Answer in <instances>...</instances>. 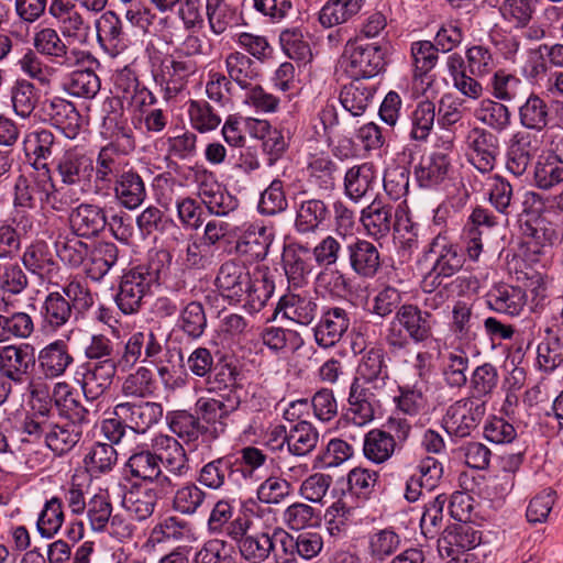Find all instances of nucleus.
Instances as JSON below:
<instances>
[{
	"mask_svg": "<svg viewBox=\"0 0 563 563\" xmlns=\"http://www.w3.org/2000/svg\"><path fill=\"white\" fill-rule=\"evenodd\" d=\"M62 186L48 183L45 203L56 211H64L92 190V159L75 150L66 151L56 163Z\"/></svg>",
	"mask_w": 563,
	"mask_h": 563,
	"instance_id": "f257e3e1",
	"label": "nucleus"
},
{
	"mask_svg": "<svg viewBox=\"0 0 563 563\" xmlns=\"http://www.w3.org/2000/svg\"><path fill=\"white\" fill-rule=\"evenodd\" d=\"M93 305L90 289L78 280H71L62 287V291L47 294L40 306L42 324L49 331L66 327L77 320Z\"/></svg>",
	"mask_w": 563,
	"mask_h": 563,
	"instance_id": "f03ea898",
	"label": "nucleus"
},
{
	"mask_svg": "<svg viewBox=\"0 0 563 563\" xmlns=\"http://www.w3.org/2000/svg\"><path fill=\"white\" fill-rule=\"evenodd\" d=\"M158 278V271L145 265H139L125 273L115 296L120 310L125 314L136 312Z\"/></svg>",
	"mask_w": 563,
	"mask_h": 563,
	"instance_id": "7ed1b4c3",
	"label": "nucleus"
},
{
	"mask_svg": "<svg viewBox=\"0 0 563 563\" xmlns=\"http://www.w3.org/2000/svg\"><path fill=\"white\" fill-rule=\"evenodd\" d=\"M386 51L377 43L349 42L344 49L345 70L353 78H372L384 70Z\"/></svg>",
	"mask_w": 563,
	"mask_h": 563,
	"instance_id": "20e7f679",
	"label": "nucleus"
},
{
	"mask_svg": "<svg viewBox=\"0 0 563 563\" xmlns=\"http://www.w3.org/2000/svg\"><path fill=\"white\" fill-rule=\"evenodd\" d=\"M241 405V398L238 393L230 390L219 394L217 397H200L195 404L196 413L199 420L212 426L209 428V434L216 439L219 433H223L227 428V419L235 412Z\"/></svg>",
	"mask_w": 563,
	"mask_h": 563,
	"instance_id": "39448f33",
	"label": "nucleus"
},
{
	"mask_svg": "<svg viewBox=\"0 0 563 563\" xmlns=\"http://www.w3.org/2000/svg\"><path fill=\"white\" fill-rule=\"evenodd\" d=\"M486 412L485 401L477 397H466L451 405L443 418L449 434L465 438L477 428Z\"/></svg>",
	"mask_w": 563,
	"mask_h": 563,
	"instance_id": "423d86ee",
	"label": "nucleus"
},
{
	"mask_svg": "<svg viewBox=\"0 0 563 563\" xmlns=\"http://www.w3.org/2000/svg\"><path fill=\"white\" fill-rule=\"evenodd\" d=\"M49 15L57 21L60 35L68 43L87 44L91 37L89 21L77 9L65 0H52L48 5Z\"/></svg>",
	"mask_w": 563,
	"mask_h": 563,
	"instance_id": "0eeeda50",
	"label": "nucleus"
},
{
	"mask_svg": "<svg viewBox=\"0 0 563 563\" xmlns=\"http://www.w3.org/2000/svg\"><path fill=\"white\" fill-rule=\"evenodd\" d=\"M113 415L134 433L144 434L162 419L163 407L154 401H125L115 405Z\"/></svg>",
	"mask_w": 563,
	"mask_h": 563,
	"instance_id": "6e6552de",
	"label": "nucleus"
},
{
	"mask_svg": "<svg viewBox=\"0 0 563 563\" xmlns=\"http://www.w3.org/2000/svg\"><path fill=\"white\" fill-rule=\"evenodd\" d=\"M34 367L35 356L30 345H7L0 350V374L10 382L23 384Z\"/></svg>",
	"mask_w": 563,
	"mask_h": 563,
	"instance_id": "1a4fd4ad",
	"label": "nucleus"
},
{
	"mask_svg": "<svg viewBox=\"0 0 563 563\" xmlns=\"http://www.w3.org/2000/svg\"><path fill=\"white\" fill-rule=\"evenodd\" d=\"M57 145L56 136L47 129L31 131L23 140L25 156L35 169L43 170L42 174L47 180L51 179L48 159L56 153Z\"/></svg>",
	"mask_w": 563,
	"mask_h": 563,
	"instance_id": "9d476101",
	"label": "nucleus"
},
{
	"mask_svg": "<svg viewBox=\"0 0 563 563\" xmlns=\"http://www.w3.org/2000/svg\"><path fill=\"white\" fill-rule=\"evenodd\" d=\"M352 312L344 307H329L314 329V338L322 347L333 346L341 340L351 324Z\"/></svg>",
	"mask_w": 563,
	"mask_h": 563,
	"instance_id": "9b49d317",
	"label": "nucleus"
},
{
	"mask_svg": "<svg viewBox=\"0 0 563 563\" xmlns=\"http://www.w3.org/2000/svg\"><path fill=\"white\" fill-rule=\"evenodd\" d=\"M466 143L471 163L482 173L493 170L498 153L497 136L483 128H474L468 132Z\"/></svg>",
	"mask_w": 563,
	"mask_h": 563,
	"instance_id": "f8f14e48",
	"label": "nucleus"
},
{
	"mask_svg": "<svg viewBox=\"0 0 563 563\" xmlns=\"http://www.w3.org/2000/svg\"><path fill=\"white\" fill-rule=\"evenodd\" d=\"M395 321L417 343L424 342L432 336V329L435 323L431 312L423 311L412 303L400 306L395 313Z\"/></svg>",
	"mask_w": 563,
	"mask_h": 563,
	"instance_id": "ddd939ff",
	"label": "nucleus"
},
{
	"mask_svg": "<svg viewBox=\"0 0 563 563\" xmlns=\"http://www.w3.org/2000/svg\"><path fill=\"white\" fill-rule=\"evenodd\" d=\"M250 272L244 265L228 261L221 265L216 285L223 297L241 302L250 287Z\"/></svg>",
	"mask_w": 563,
	"mask_h": 563,
	"instance_id": "4468645a",
	"label": "nucleus"
},
{
	"mask_svg": "<svg viewBox=\"0 0 563 563\" xmlns=\"http://www.w3.org/2000/svg\"><path fill=\"white\" fill-rule=\"evenodd\" d=\"M152 449L158 464H163L172 475L180 477L188 472L186 451L175 438L158 434L152 441Z\"/></svg>",
	"mask_w": 563,
	"mask_h": 563,
	"instance_id": "2eb2a0df",
	"label": "nucleus"
},
{
	"mask_svg": "<svg viewBox=\"0 0 563 563\" xmlns=\"http://www.w3.org/2000/svg\"><path fill=\"white\" fill-rule=\"evenodd\" d=\"M87 517L93 531H104L110 523L111 533L121 538L130 534L129 526L123 525L121 518L112 516V505L106 496L95 495L87 504Z\"/></svg>",
	"mask_w": 563,
	"mask_h": 563,
	"instance_id": "dca6fc26",
	"label": "nucleus"
},
{
	"mask_svg": "<svg viewBox=\"0 0 563 563\" xmlns=\"http://www.w3.org/2000/svg\"><path fill=\"white\" fill-rule=\"evenodd\" d=\"M33 45L37 53L62 66H69L76 55L75 51L69 49L60 33L49 26L34 34Z\"/></svg>",
	"mask_w": 563,
	"mask_h": 563,
	"instance_id": "f3484780",
	"label": "nucleus"
},
{
	"mask_svg": "<svg viewBox=\"0 0 563 563\" xmlns=\"http://www.w3.org/2000/svg\"><path fill=\"white\" fill-rule=\"evenodd\" d=\"M118 369L114 360L98 361L88 366L81 379L85 397L88 400L101 397L111 387Z\"/></svg>",
	"mask_w": 563,
	"mask_h": 563,
	"instance_id": "a211bd4d",
	"label": "nucleus"
},
{
	"mask_svg": "<svg viewBox=\"0 0 563 563\" xmlns=\"http://www.w3.org/2000/svg\"><path fill=\"white\" fill-rule=\"evenodd\" d=\"M426 254L437 256L432 269L443 277H451L463 267L464 258L457 246L450 243L442 234L430 242Z\"/></svg>",
	"mask_w": 563,
	"mask_h": 563,
	"instance_id": "6ab92c4d",
	"label": "nucleus"
},
{
	"mask_svg": "<svg viewBox=\"0 0 563 563\" xmlns=\"http://www.w3.org/2000/svg\"><path fill=\"white\" fill-rule=\"evenodd\" d=\"M351 268L364 278L374 277L380 268V256L377 247L361 239H355L346 244Z\"/></svg>",
	"mask_w": 563,
	"mask_h": 563,
	"instance_id": "aec40b11",
	"label": "nucleus"
},
{
	"mask_svg": "<svg viewBox=\"0 0 563 563\" xmlns=\"http://www.w3.org/2000/svg\"><path fill=\"white\" fill-rule=\"evenodd\" d=\"M74 233L78 236H97L106 228L108 220L103 208L92 203H81L70 214Z\"/></svg>",
	"mask_w": 563,
	"mask_h": 563,
	"instance_id": "412c9836",
	"label": "nucleus"
},
{
	"mask_svg": "<svg viewBox=\"0 0 563 563\" xmlns=\"http://www.w3.org/2000/svg\"><path fill=\"white\" fill-rule=\"evenodd\" d=\"M279 432H284V437L277 449L282 450L286 443L288 451L296 456L309 454L319 441V432L306 420L298 421L288 432L284 428Z\"/></svg>",
	"mask_w": 563,
	"mask_h": 563,
	"instance_id": "4be33fe9",
	"label": "nucleus"
},
{
	"mask_svg": "<svg viewBox=\"0 0 563 563\" xmlns=\"http://www.w3.org/2000/svg\"><path fill=\"white\" fill-rule=\"evenodd\" d=\"M481 543V534L472 526L462 523L446 529L438 540L439 551L453 556L460 551L474 549Z\"/></svg>",
	"mask_w": 563,
	"mask_h": 563,
	"instance_id": "5701e85b",
	"label": "nucleus"
},
{
	"mask_svg": "<svg viewBox=\"0 0 563 563\" xmlns=\"http://www.w3.org/2000/svg\"><path fill=\"white\" fill-rule=\"evenodd\" d=\"M74 362L68 345L63 340H56L40 351L38 365L47 378H55L65 373Z\"/></svg>",
	"mask_w": 563,
	"mask_h": 563,
	"instance_id": "b1692460",
	"label": "nucleus"
},
{
	"mask_svg": "<svg viewBox=\"0 0 563 563\" xmlns=\"http://www.w3.org/2000/svg\"><path fill=\"white\" fill-rule=\"evenodd\" d=\"M310 250L305 245H289L284 250L283 263L288 282L301 286L312 273Z\"/></svg>",
	"mask_w": 563,
	"mask_h": 563,
	"instance_id": "393cba45",
	"label": "nucleus"
},
{
	"mask_svg": "<svg viewBox=\"0 0 563 563\" xmlns=\"http://www.w3.org/2000/svg\"><path fill=\"white\" fill-rule=\"evenodd\" d=\"M198 196L211 214L225 217L239 208V200L218 183H202Z\"/></svg>",
	"mask_w": 563,
	"mask_h": 563,
	"instance_id": "a878e982",
	"label": "nucleus"
},
{
	"mask_svg": "<svg viewBox=\"0 0 563 563\" xmlns=\"http://www.w3.org/2000/svg\"><path fill=\"white\" fill-rule=\"evenodd\" d=\"M114 195L119 203L124 208L130 210L137 208L146 197L142 177L133 169L122 172L121 176L115 180Z\"/></svg>",
	"mask_w": 563,
	"mask_h": 563,
	"instance_id": "bb28decb",
	"label": "nucleus"
},
{
	"mask_svg": "<svg viewBox=\"0 0 563 563\" xmlns=\"http://www.w3.org/2000/svg\"><path fill=\"white\" fill-rule=\"evenodd\" d=\"M276 310L294 322L308 325L314 320L317 302L307 295L288 294L279 299Z\"/></svg>",
	"mask_w": 563,
	"mask_h": 563,
	"instance_id": "cd10ccee",
	"label": "nucleus"
},
{
	"mask_svg": "<svg viewBox=\"0 0 563 563\" xmlns=\"http://www.w3.org/2000/svg\"><path fill=\"white\" fill-rule=\"evenodd\" d=\"M372 398L373 394L369 389L355 377L350 388L346 419L360 427L372 421L374 418Z\"/></svg>",
	"mask_w": 563,
	"mask_h": 563,
	"instance_id": "c85d7f7f",
	"label": "nucleus"
},
{
	"mask_svg": "<svg viewBox=\"0 0 563 563\" xmlns=\"http://www.w3.org/2000/svg\"><path fill=\"white\" fill-rule=\"evenodd\" d=\"M375 88L364 79L354 78L340 93V101L352 115H362L373 102Z\"/></svg>",
	"mask_w": 563,
	"mask_h": 563,
	"instance_id": "c756f323",
	"label": "nucleus"
},
{
	"mask_svg": "<svg viewBox=\"0 0 563 563\" xmlns=\"http://www.w3.org/2000/svg\"><path fill=\"white\" fill-rule=\"evenodd\" d=\"M387 354L380 346L367 350L358 365V374L366 382L374 384V387L384 386L389 378Z\"/></svg>",
	"mask_w": 563,
	"mask_h": 563,
	"instance_id": "7c9ffc66",
	"label": "nucleus"
},
{
	"mask_svg": "<svg viewBox=\"0 0 563 563\" xmlns=\"http://www.w3.org/2000/svg\"><path fill=\"white\" fill-rule=\"evenodd\" d=\"M377 183L375 167L371 163L351 167L344 177L345 194L354 201H358L373 190Z\"/></svg>",
	"mask_w": 563,
	"mask_h": 563,
	"instance_id": "2f4dec72",
	"label": "nucleus"
},
{
	"mask_svg": "<svg viewBox=\"0 0 563 563\" xmlns=\"http://www.w3.org/2000/svg\"><path fill=\"white\" fill-rule=\"evenodd\" d=\"M361 221L369 235L376 239L384 238L391 229L393 207L375 199L363 209Z\"/></svg>",
	"mask_w": 563,
	"mask_h": 563,
	"instance_id": "473e14b6",
	"label": "nucleus"
},
{
	"mask_svg": "<svg viewBox=\"0 0 563 563\" xmlns=\"http://www.w3.org/2000/svg\"><path fill=\"white\" fill-rule=\"evenodd\" d=\"M487 303L497 312L517 316L525 307L526 296L519 287L499 285L487 295Z\"/></svg>",
	"mask_w": 563,
	"mask_h": 563,
	"instance_id": "72a5a7b5",
	"label": "nucleus"
},
{
	"mask_svg": "<svg viewBox=\"0 0 563 563\" xmlns=\"http://www.w3.org/2000/svg\"><path fill=\"white\" fill-rule=\"evenodd\" d=\"M277 539L284 554H298L305 560L314 558L321 551L323 544L322 538L318 533L312 532H303L298 534L297 538H294L287 532L282 531L277 536Z\"/></svg>",
	"mask_w": 563,
	"mask_h": 563,
	"instance_id": "f704fd0d",
	"label": "nucleus"
},
{
	"mask_svg": "<svg viewBox=\"0 0 563 563\" xmlns=\"http://www.w3.org/2000/svg\"><path fill=\"white\" fill-rule=\"evenodd\" d=\"M329 210L321 199H303L298 206L295 227L299 233L314 232L329 218Z\"/></svg>",
	"mask_w": 563,
	"mask_h": 563,
	"instance_id": "c9c22d12",
	"label": "nucleus"
},
{
	"mask_svg": "<svg viewBox=\"0 0 563 563\" xmlns=\"http://www.w3.org/2000/svg\"><path fill=\"white\" fill-rule=\"evenodd\" d=\"M197 70L196 64L191 59H166L162 63L161 77L166 85V91L169 95L180 92L188 78Z\"/></svg>",
	"mask_w": 563,
	"mask_h": 563,
	"instance_id": "e433bc0d",
	"label": "nucleus"
},
{
	"mask_svg": "<svg viewBox=\"0 0 563 563\" xmlns=\"http://www.w3.org/2000/svg\"><path fill=\"white\" fill-rule=\"evenodd\" d=\"M395 449V437L384 430L373 429L364 437V456L375 464L388 461L393 456Z\"/></svg>",
	"mask_w": 563,
	"mask_h": 563,
	"instance_id": "4c0bfd02",
	"label": "nucleus"
},
{
	"mask_svg": "<svg viewBox=\"0 0 563 563\" xmlns=\"http://www.w3.org/2000/svg\"><path fill=\"white\" fill-rule=\"evenodd\" d=\"M451 159L448 154L434 152L423 158L416 168V177L422 187L440 184L448 176Z\"/></svg>",
	"mask_w": 563,
	"mask_h": 563,
	"instance_id": "58836bf2",
	"label": "nucleus"
},
{
	"mask_svg": "<svg viewBox=\"0 0 563 563\" xmlns=\"http://www.w3.org/2000/svg\"><path fill=\"white\" fill-rule=\"evenodd\" d=\"M225 68L229 78L242 89H249L260 77L257 64L241 52H232L225 57Z\"/></svg>",
	"mask_w": 563,
	"mask_h": 563,
	"instance_id": "ea45409f",
	"label": "nucleus"
},
{
	"mask_svg": "<svg viewBox=\"0 0 563 563\" xmlns=\"http://www.w3.org/2000/svg\"><path fill=\"white\" fill-rule=\"evenodd\" d=\"M168 424L173 433L187 443L196 442L200 435L209 432V427L199 417L187 410H176L168 415Z\"/></svg>",
	"mask_w": 563,
	"mask_h": 563,
	"instance_id": "a19ab883",
	"label": "nucleus"
},
{
	"mask_svg": "<svg viewBox=\"0 0 563 563\" xmlns=\"http://www.w3.org/2000/svg\"><path fill=\"white\" fill-rule=\"evenodd\" d=\"M119 250L114 243L98 242L89 251L88 275L100 280L118 262Z\"/></svg>",
	"mask_w": 563,
	"mask_h": 563,
	"instance_id": "79ce46f5",
	"label": "nucleus"
},
{
	"mask_svg": "<svg viewBox=\"0 0 563 563\" xmlns=\"http://www.w3.org/2000/svg\"><path fill=\"white\" fill-rule=\"evenodd\" d=\"M528 85L520 78L507 74L505 70H498L494 74L492 93L496 99L519 102L528 96Z\"/></svg>",
	"mask_w": 563,
	"mask_h": 563,
	"instance_id": "37998d69",
	"label": "nucleus"
},
{
	"mask_svg": "<svg viewBox=\"0 0 563 563\" xmlns=\"http://www.w3.org/2000/svg\"><path fill=\"white\" fill-rule=\"evenodd\" d=\"M278 534L279 532H275L273 536L258 532L242 538L239 545L241 555L251 563L264 562L278 542Z\"/></svg>",
	"mask_w": 563,
	"mask_h": 563,
	"instance_id": "c03bdc74",
	"label": "nucleus"
},
{
	"mask_svg": "<svg viewBox=\"0 0 563 563\" xmlns=\"http://www.w3.org/2000/svg\"><path fill=\"white\" fill-rule=\"evenodd\" d=\"M81 433V427L77 423L59 424L53 421L45 443L49 450L60 456L79 442Z\"/></svg>",
	"mask_w": 563,
	"mask_h": 563,
	"instance_id": "a18cd8bd",
	"label": "nucleus"
},
{
	"mask_svg": "<svg viewBox=\"0 0 563 563\" xmlns=\"http://www.w3.org/2000/svg\"><path fill=\"white\" fill-rule=\"evenodd\" d=\"M364 0H329L319 13V22L324 27L343 24L356 15Z\"/></svg>",
	"mask_w": 563,
	"mask_h": 563,
	"instance_id": "49530a36",
	"label": "nucleus"
},
{
	"mask_svg": "<svg viewBox=\"0 0 563 563\" xmlns=\"http://www.w3.org/2000/svg\"><path fill=\"white\" fill-rule=\"evenodd\" d=\"M156 503L155 494L147 485H132L123 497V506L140 521L153 515Z\"/></svg>",
	"mask_w": 563,
	"mask_h": 563,
	"instance_id": "de8ad7c7",
	"label": "nucleus"
},
{
	"mask_svg": "<svg viewBox=\"0 0 563 563\" xmlns=\"http://www.w3.org/2000/svg\"><path fill=\"white\" fill-rule=\"evenodd\" d=\"M519 120L527 129L543 130L549 122L548 103L538 95L528 92L526 101L519 108Z\"/></svg>",
	"mask_w": 563,
	"mask_h": 563,
	"instance_id": "09e8293b",
	"label": "nucleus"
},
{
	"mask_svg": "<svg viewBox=\"0 0 563 563\" xmlns=\"http://www.w3.org/2000/svg\"><path fill=\"white\" fill-rule=\"evenodd\" d=\"M123 158L113 145L103 146L97 157L96 181L101 184H111L113 179L118 180L123 169Z\"/></svg>",
	"mask_w": 563,
	"mask_h": 563,
	"instance_id": "8fccbe9b",
	"label": "nucleus"
},
{
	"mask_svg": "<svg viewBox=\"0 0 563 563\" xmlns=\"http://www.w3.org/2000/svg\"><path fill=\"white\" fill-rule=\"evenodd\" d=\"M349 244L346 235L339 232L336 236L328 235L312 250L316 263L324 268L334 266Z\"/></svg>",
	"mask_w": 563,
	"mask_h": 563,
	"instance_id": "3c124183",
	"label": "nucleus"
},
{
	"mask_svg": "<svg viewBox=\"0 0 563 563\" xmlns=\"http://www.w3.org/2000/svg\"><path fill=\"white\" fill-rule=\"evenodd\" d=\"M477 120L497 132L506 130L511 121L509 109L497 101L485 99L475 111Z\"/></svg>",
	"mask_w": 563,
	"mask_h": 563,
	"instance_id": "603ef678",
	"label": "nucleus"
},
{
	"mask_svg": "<svg viewBox=\"0 0 563 563\" xmlns=\"http://www.w3.org/2000/svg\"><path fill=\"white\" fill-rule=\"evenodd\" d=\"M434 120L435 104L429 100L419 102L410 115V139L426 141L433 129Z\"/></svg>",
	"mask_w": 563,
	"mask_h": 563,
	"instance_id": "864d4df0",
	"label": "nucleus"
},
{
	"mask_svg": "<svg viewBox=\"0 0 563 563\" xmlns=\"http://www.w3.org/2000/svg\"><path fill=\"white\" fill-rule=\"evenodd\" d=\"M529 147V135L521 132L514 134L508 150L506 167L515 176L523 175L530 165L531 154Z\"/></svg>",
	"mask_w": 563,
	"mask_h": 563,
	"instance_id": "5fc2aeb1",
	"label": "nucleus"
},
{
	"mask_svg": "<svg viewBox=\"0 0 563 563\" xmlns=\"http://www.w3.org/2000/svg\"><path fill=\"white\" fill-rule=\"evenodd\" d=\"M42 111L53 125L60 129L71 125L79 118L75 106L62 98H52L43 101Z\"/></svg>",
	"mask_w": 563,
	"mask_h": 563,
	"instance_id": "6e6d98bb",
	"label": "nucleus"
},
{
	"mask_svg": "<svg viewBox=\"0 0 563 563\" xmlns=\"http://www.w3.org/2000/svg\"><path fill=\"white\" fill-rule=\"evenodd\" d=\"M63 501L58 497L47 500L37 519V530L44 538L55 536L64 522Z\"/></svg>",
	"mask_w": 563,
	"mask_h": 563,
	"instance_id": "4d7b16f0",
	"label": "nucleus"
},
{
	"mask_svg": "<svg viewBox=\"0 0 563 563\" xmlns=\"http://www.w3.org/2000/svg\"><path fill=\"white\" fill-rule=\"evenodd\" d=\"M413 59V79L423 82V76L432 70L438 60V47L430 41H419L411 45Z\"/></svg>",
	"mask_w": 563,
	"mask_h": 563,
	"instance_id": "13d9d810",
	"label": "nucleus"
},
{
	"mask_svg": "<svg viewBox=\"0 0 563 563\" xmlns=\"http://www.w3.org/2000/svg\"><path fill=\"white\" fill-rule=\"evenodd\" d=\"M126 467L133 477L141 478L144 482L154 481L162 470L154 451L150 450H142L132 454L126 462Z\"/></svg>",
	"mask_w": 563,
	"mask_h": 563,
	"instance_id": "bf43d9fd",
	"label": "nucleus"
},
{
	"mask_svg": "<svg viewBox=\"0 0 563 563\" xmlns=\"http://www.w3.org/2000/svg\"><path fill=\"white\" fill-rule=\"evenodd\" d=\"M11 100L14 112L23 119L29 118L37 103L34 85L27 80H18L12 87Z\"/></svg>",
	"mask_w": 563,
	"mask_h": 563,
	"instance_id": "052dcab7",
	"label": "nucleus"
},
{
	"mask_svg": "<svg viewBox=\"0 0 563 563\" xmlns=\"http://www.w3.org/2000/svg\"><path fill=\"white\" fill-rule=\"evenodd\" d=\"M400 537L391 529H382L369 537L368 551L373 559L383 561L400 547Z\"/></svg>",
	"mask_w": 563,
	"mask_h": 563,
	"instance_id": "680f3d73",
	"label": "nucleus"
},
{
	"mask_svg": "<svg viewBox=\"0 0 563 563\" xmlns=\"http://www.w3.org/2000/svg\"><path fill=\"white\" fill-rule=\"evenodd\" d=\"M27 285V276L18 262L0 263V289L4 294L20 295Z\"/></svg>",
	"mask_w": 563,
	"mask_h": 563,
	"instance_id": "e2e57ef3",
	"label": "nucleus"
},
{
	"mask_svg": "<svg viewBox=\"0 0 563 563\" xmlns=\"http://www.w3.org/2000/svg\"><path fill=\"white\" fill-rule=\"evenodd\" d=\"M266 229L247 230L236 242V251L249 255L252 260H264L268 253L269 243L266 241Z\"/></svg>",
	"mask_w": 563,
	"mask_h": 563,
	"instance_id": "0e129e2a",
	"label": "nucleus"
},
{
	"mask_svg": "<svg viewBox=\"0 0 563 563\" xmlns=\"http://www.w3.org/2000/svg\"><path fill=\"white\" fill-rule=\"evenodd\" d=\"M500 12L504 19L516 29H523L533 19L536 7L531 0H505Z\"/></svg>",
	"mask_w": 563,
	"mask_h": 563,
	"instance_id": "69168bd1",
	"label": "nucleus"
},
{
	"mask_svg": "<svg viewBox=\"0 0 563 563\" xmlns=\"http://www.w3.org/2000/svg\"><path fill=\"white\" fill-rule=\"evenodd\" d=\"M180 328L190 338H200L207 327L203 306L198 301L189 302L180 313Z\"/></svg>",
	"mask_w": 563,
	"mask_h": 563,
	"instance_id": "338daca9",
	"label": "nucleus"
},
{
	"mask_svg": "<svg viewBox=\"0 0 563 563\" xmlns=\"http://www.w3.org/2000/svg\"><path fill=\"white\" fill-rule=\"evenodd\" d=\"M77 234L56 242L58 257L70 266H80L89 256L90 247Z\"/></svg>",
	"mask_w": 563,
	"mask_h": 563,
	"instance_id": "774afa93",
	"label": "nucleus"
}]
</instances>
